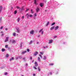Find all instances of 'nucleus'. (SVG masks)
Wrapping results in <instances>:
<instances>
[{
    "label": "nucleus",
    "mask_w": 76,
    "mask_h": 76,
    "mask_svg": "<svg viewBox=\"0 0 76 76\" xmlns=\"http://www.w3.org/2000/svg\"><path fill=\"white\" fill-rule=\"evenodd\" d=\"M26 16H27V18H28V16H29L28 15V14H26Z\"/></svg>",
    "instance_id": "4c0bfd02"
},
{
    "label": "nucleus",
    "mask_w": 76,
    "mask_h": 76,
    "mask_svg": "<svg viewBox=\"0 0 76 76\" xmlns=\"http://www.w3.org/2000/svg\"><path fill=\"white\" fill-rule=\"evenodd\" d=\"M49 44H51V43H52L53 42V40H49Z\"/></svg>",
    "instance_id": "9b49d317"
},
{
    "label": "nucleus",
    "mask_w": 76,
    "mask_h": 76,
    "mask_svg": "<svg viewBox=\"0 0 76 76\" xmlns=\"http://www.w3.org/2000/svg\"><path fill=\"white\" fill-rule=\"evenodd\" d=\"M33 68H34V69L35 70H37V68L35 66H34L33 67Z\"/></svg>",
    "instance_id": "6ab92c4d"
},
{
    "label": "nucleus",
    "mask_w": 76,
    "mask_h": 76,
    "mask_svg": "<svg viewBox=\"0 0 76 76\" xmlns=\"http://www.w3.org/2000/svg\"><path fill=\"white\" fill-rule=\"evenodd\" d=\"M30 34H31L33 35V34H34V31H31L30 32Z\"/></svg>",
    "instance_id": "6e6552de"
},
{
    "label": "nucleus",
    "mask_w": 76,
    "mask_h": 76,
    "mask_svg": "<svg viewBox=\"0 0 76 76\" xmlns=\"http://www.w3.org/2000/svg\"><path fill=\"white\" fill-rule=\"evenodd\" d=\"M19 58L20 59H21V58H23V57H22V56H20L19 57Z\"/></svg>",
    "instance_id": "412c9836"
},
{
    "label": "nucleus",
    "mask_w": 76,
    "mask_h": 76,
    "mask_svg": "<svg viewBox=\"0 0 76 76\" xmlns=\"http://www.w3.org/2000/svg\"><path fill=\"white\" fill-rule=\"evenodd\" d=\"M14 60V58L12 57L10 59V61H12V60Z\"/></svg>",
    "instance_id": "9d476101"
},
{
    "label": "nucleus",
    "mask_w": 76,
    "mask_h": 76,
    "mask_svg": "<svg viewBox=\"0 0 76 76\" xmlns=\"http://www.w3.org/2000/svg\"><path fill=\"white\" fill-rule=\"evenodd\" d=\"M40 37V35H39V36H38V37Z\"/></svg>",
    "instance_id": "6e6d98bb"
},
{
    "label": "nucleus",
    "mask_w": 76,
    "mask_h": 76,
    "mask_svg": "<svg viewBox=\"0 0 76 76\" xmlns=\"http://www.w3.org/2000/svg\"><path fill=\"white\" fill-rule=\"evenodd\" d=\"M13 35L15 37V36H16V33H13Z\"/></svg>",
    "instance_id": "bb28decb"
},
{
    "label": "nucleus",
    "mask_w": 76,
    "mask_h": 76,
    "mask_svg": "<svg viewBox=\"0 0 76 76\" xmlns=\"http://www.w3.org/2000/svg\"><path fill=\"white\" fill-rule=\"evenodd\" d=\"M17 9H20V8L19 7L17 6L16 7Z\"/></svg>",
    "instance_id": "b1692460"
},
{
    "label": "nucleus",
    "mask_w": 76,
    "mask_h": 76,
    "mask_svg": "<svg viewBox=\"0 0 76 76\" xmlns=\"http://www.w3.org/2000/svg\"><path fill=\"white\" fill-rule=\"evenodd\" d=\"M21 10H24V9L23 8H22L21 9Z\"/></svg>",
    "instance_id": "c03bdc74"
},
{
    "label": "nucleus",
    "mask_w": 76,
    "mask_h": 76,
    "mask_svg": "<svg viewBox=\"0 0 76 76\" xmlns=\"http://www.w3.org/2000/svg\"><path fill=\"white\" fill-rule=\"evenodd\" d=\"M26 59L25 58H23V59L25 60Z\"/></svg>",
    "instance_id": "5fc2aeb1"
},
{
    "label": "nucleus",
    "mask_w": 76,
    "mask_h": 76,
    "mask_svg": "<svg viewBox=\"0 0 76 76\" xmlns=\"http://www.w3.org/2000/svg\"><path fill=\"white\" fill-rule=\"evenodd\" d=\"M39 60V61H41V60H40V59H39V60Z\"/></svg>",
    "instance_id": "4d7b16f0"
},
{
    "label": "nucleus",
    "mask_w": 76,
    "mask_h": 76,
    "mask_svg": "<svg viewBox=\"0 0 76 76\" xmlns=\"http://www.w3.org/2000/svg\"><path fill=\"white\" fill-rule=\"evenodd\" d=\"M9 57V54H7L5 56V57H6V58H7V57Z\"/></svg>",
    "instance_id": "2eb2a0df"
},
{
    "label": "nucleus",
    "mask_w": 76,
    "mask_h": 76,
    "mask_svg": "<svg viewBox=\"0 0 76 76\" xmlns=\"http://www.w3.org/2000/svg\"><path fill=\"white\" fill-rule=\"evenodd\" d=\"M12 43H14V42H15V40H13L12 41Z\"/></svg>",
    "instance_id": "c9c22d12"
},
{
    "label": "nucleus",
    "mask_w": 76,
    "mask_h": 76,
    "mask_svg": "<svg viewBox=\"0 0 76 76\" xmlns=\"http://www.w3.org/2000/svg\"><path fill=\"white\" fill-rule=\"evenodd\" d=\"M37 59L38 60H40V58L39 57H37Z\"/></svg>",
    "instance_id": "e433bc0d"
},
{
    "label": "nucleus",
    "mask_w": 76,
    "mask_h": 76,
    "mask_svg": "<svg viewBox=\"0 0 76 76\" xmlns=\"http://www.w3.org/2000/svg\"><path fill=\"white\" fill-rule=\"evenodd\" d=\"M36 11L37 13L39 12V8L38 7H37V8L36 9Z\"/></svg>",
    "instance_id": "f257e3e1"
},
{
    "label": "nucleus",
    "mask_w": 76,
    "mask_h": 76,
    "mask_svg": "<svg viewBox=\"0 0 76 76\" xmlns=\"http://www.w3.org/2000/svg\"><path fill=\"white\" fill-rule=\"evenodd\" d=\"M22 19H24V16H23L22 17Z\"/></svg>",
    "instance_id": "09e8293b"
},
{
    "label": "nucleus",
    "mask_w": 76,
    "mask_h": 76,
    "mask_svg": "<svg viewBox=\"0 0 76 76\" xmlns=\"http://www.w3.org/2000/svg\"><path fill=\"white\" fill-rule=\"evenodd\" d=\"M38 54V52L37 51L35 52V53L34 54V56H37V54Z\"/></svg>",
    "instance_id": "423d86ee"
},
{
    "label": "nucleus",
    "mask_w": 76,
    "mask_h": 76,
    "mask_svg": "<svg viewBox=\"0 0 76 76\" xmlns=\"http://www.w3.org/2000/svg\"><path fill=\"white\" fill-rule=\"evenodd\" d=\"M44 34V31H42V35Z\"/></svg>",
    "instance_id": "a19ab883"
},
{
    "label": "nucleus",
    "mask_w": 76,
    "mask_h": 76,
    "mask_svg": "<svg viewBox=\"0 0 76 76\" xmlns=\"http://www.w3.org/2000/svg\"><path fill=\"white\" fill-rule=\"evenodd\" d=\"M9 41V37H6V39L5 41V42H7V41Z\"/></svg>",
    "instance_id": "20e7f679"
},
{
    "label": "nucleus",
    "mask_w": 76,
    "mask_h": 76,
    "mask_svg": "<svg viewBox=\"0 0 76 76\" xmlns=\"http://www.w3.org/2000/svg\"><path fill=\"white\" fill-rule=\"evenodd\" d=\"M50 66H53L54 65V64L50 63L49 64Z\"/></svg>",
    "instance_id": "f3484780"
},
{
    "label": "nucleus",
    "mask_w": 76,
    "mask_h": 76,
    "mask_svg": "<svg viewBox=\"0 0 76 76\" xmlns=\"http://www.w3.org/2000/svg\"><path fill=\"white\" fill-rule=\"evenodd\" d=\"M3 26H1L0 28L1 29H3Z\"/></svg>",
    "instance_id": "a18cd8bd"
},
{
    "label": "nucleus",
    "mask_w": 76,
    "mask_h": 76,
    "mask_svg": "<svg viewBox=\"0 0 76 76\" xmlns=\"http://www.w3.org/2000/svg\"><path fill=\"white\" fill-rule=\"evenodd\" d=\"M5 75H7V73L5 72L4 74Z\"/></svg>",
    "instance_id": "58836bf2"
},
{
    "label": "nucleus",
    "mask_w": 76,
    "mask_h": 76,
    "mask_svg": "<svg viewBox=\"0 0 76 76\" xmlns=\"http://www.w3.org/2000/svg\"><path fill=\"white\" fill-rule=\"evenodd\" d=\"M29 9H27L26 10V12H28V10H29Z\"/></svg>",
    "instance_id": "ea45409f"
},
{
    "label": "nucleus",
    "mask_w": 76,
    "mask_h": 76,
    "mask_svg": "<svg viewBox=\"0 0 76 76\" xmlns=\"http://www.w3.org/2000/svg\"><path fill=\"white\" fill-rule=\"evenodd\" d=\"M50 75H51V73L50 72Z\"/></svg>",
    "instance_id": "680f3d73"
},
{
    "label": "nucleus",
    "mask_w": 76,
    "mask_h": 76,
    "mask_svg": "<svg viewBox=\"0 0 76 76\" xmlns=\"http://www.w3.org/2000/svg\"><path fill=\"white\" fill-rule=\"evenodd\" d=\"M58 28H59L58 26H57L56 27H55V31H56V30H57V29H58Z\"/></svg>",
    "instance_id": "39448f33"
},
{
    "label": "nucleus",
    "mask_w": 76,
    "mask_h": 76,
    "mask_svg": "<svg viewBox=\"0 0 76 76\" xmlns=\"http://www.w3.org/2000/svg\"><path fill=\"white\" fill-rule=\"evenodd\" d=\"M1 19H2V17H1L0 19V21H1Z\"/></svg>",
    "instance_id": "79ce46f5"
},
{
    "label": "nucleus",
    "mask_w": 76,
    "mask_h": 76,
    "mask_svg": "<svg viewBox=\"0 0 76 76\" xmlns=\"http://www.w3.org/2000/svg\"><path fill=\"white\" fill-rule=\"evenodd\" d=\"M43 48H45V47H43Z\"/></svg>",
    "instance_id": "052dcab7"
},
{
    "label": "nucleus",
    "mask_w": 76,
    "mask_h": 76,
    "mask_svg": "<svg viewBox=\"0 0 76 76\" xmlns=\"http://www.w3.org/2000/svg\"><path fill=\"white\" fill-rule=\"evenodd\" d=\"M39 43V42H37V44H38Z\"/></svg>",
    "instance_id": "e2e57ef3"
},
{
    "label": "nucleus",
    "mask_w": 76,
    "mask_h": 76,
    "mask_svg": "<svg viewBox=\"0 0 76 76\" xmlns=\"http://www.w3.org/2000/svg\"><path fill=\"white\" fill-rule=\"evenodd\" d=\"M40 6H41V7H42L43 6V5H42V4L41 3L40 4Z\"/></svg>",
    "instance_id": "a211bd4d"
},
{
    "label": "nucleus",
    "mask_w": 76,
    "mask_h": 76,
    "mask_svg": "<svg viewBox=\"0 0 76 76\" xmlns=\"http://www.w3.org/2000/svg\"><path fill=\"white\" fill-rule=\"evenodd\" d=\"M18 58L17 57V58H16V60H18Z\"/></svg>",
    "instance_id": "603ef678"
},
{
    "label": "nucleus",
    "mask_w": 76,
    "mask_h": 76,
    "mask_svg": "<svg viewBox=\"0 0 76 76\" xmlns=\"http://www.w3.org/2000/svg\"><path fill=\"white\" fill-rule=\"evenodd\" d=\"M21 76H23V75H21Z\"/></svg>",
    "instance_id": "0e129e2a"
},
{
    "label": "nucleus",
    "mask_w": 76,
    "mask_h": 76,
    "mask_svg": "<svg viewBox=\"0 0 76 76\" xmlns=\"http://www.w3.org/2000/svg\"><path fill=\"white\" fill-rule=\"evenodd\" d=\"M16 30L17 31V32H18V33H19L20 31V30H19V28H16Z\"/></svg>",
    "instance_id": "1a4fd4ad"
},
{
    "label": "nucleus",
    "mask_w": 76,
    "mask_h": 76,
    "mask_svg": "<svg viewBox=\"0 0 76 76\" xmlns=\"http://www.w3.org/2000/svg\"><path fill=\"white\" fill-rule=\"evenodd\" d=\"M3 34H2L1 35V36H3Z\"/></svg>",
    "instance_id": "864d4df0"
},
{
    "label": "nucleus",
    "mask_w": 76,
    "mask_h": 76,
    "mask_svg": "<svg viewBox=\"0 0 76 76\" xmlns=\"http://www.w3.org/2000/svg\"><path fill=\"white\" fill-rule=\"evenodd\" d=\"M32 41L31 40L30 41V42L29 44H32Z\"/></svg>",
    "instance_id": "7c9ffc66"
},
{
    "label": "nucleus",
    "mask_w": 76,
    "mask_h": 76,
    "mask_svg": "<svg viewBox=\"0 0 76 76\" xmlns=\"http://www.w3.org/2000/svg\"><path fill=\"white\" fill-rule=\"evenodd\" d=\"M20 20V18H18V22H19Z\"/></svg>",
    "instance_id": "aec40b11"
},
{
    "label": "nucleus",
    "mask_w": 76,
    "mask_h": 76,
    "mask_svg": "<svg viewBox=\"0 0 76 76\" xmlns=\"http://www.w3.org/2000/svg\"><path fill=\"white\" fill-rule=\"evenodd\" d=\"M55 24H56V23H53L52 24L51 26H53V25H55Z\"/></svg>",
    "instance_id": "4be33fe9"
},
{
    "label": "nucleus",
    "mask_w": 76,
    "mask_h": 76,
    "mask_svg": "<svg viewBox=\"0 0 76 76\" xmlns=\"http://www.w3.org/2000/svg\"><path fill=\"white\" fill-rule=\"evenodd\" d=\"M37 16V13H35L34 14V16Z\"/></svg>",
    "instance_id": "37998d69"
},
{
    "label": "nucleus",
    "mask_w": 76,
    "mask_h": 76,
    "mask_svg": "<svg viewBox=\"0 0 76 76\" xmlns=\"http://www.w3.org/2000/svg\"><path fill=\"white\" fill-rule=\"evenodd\" d=\"M33 76H35V74H33Z\"/></svg>",
    "instance_id": "3c124183"
},
{
    "label": "nucleus",
    "mask_w": 76,
    "mask_h": 76,
    "mask_svg": "<svg viewBox=\"0 0 76 76\" xmlns=\"http://www.w3.org/2000/svg\"><path fill=\"white\" fill-rule=\"evenodd\" d=\"M29 0V1H30V0Z\"/></svg>",
    "instance_id": "338daca9"
},
{
    "label": "nucleus",
    "mask_w": 76,
    "mask_h": 76,
    "mask_svg": "<svg viewBox=\"0 0 76 76\" xmlns=\"http://www.w3.org/2000/svg\"><path fill=\"white\" fill-rule=\"evenodd\" d=\"M39 56L41 58H42V55H39Z\"/></svg>",
    "instance_id": "c85d7f7f"
},
{
    "label": "nucleus",
    "mask_w": 76,
    "mask_h": 76,
    "mask_svg": "<svg viewBox=\"0 0 76 76\" xmlns=\"http://www.w3.org/2000/svg\"><path fill=\"white\" fill-rule=\"evenodd\" d=\"M42 30H43V29H42L40 30L39 31V32H42L43 31Z\"/></svg>",
    "instance_id": "5701e85b"
},
{
    "label": "nucleus",
    "mask_w": 76,
    "mask_h": 76,
    "mask_svg": "<svg viewBox=\"0 0 76 76\" xmlns=\"http://www.w3.org/2000/svg\"><path fill=\"white\" fill-rule=\"evenodd\" d=\"M8 45H5V48H8Z\"/></svg>",
    "instance_id": "c756f323"
},
{
    "label": "nucleus",
    "mask_w": 76,
    "mask_h": 76,
    "mask_svg": "<svg viewBox=\"0 0 76 76\" xmlns=\"http://www.w3.org/2000/svg\"><path fill=\"white\" fill-rule=\"evenodd\" d=\"M5 31H7V28H5Z\"/></svg>",
    "instance_id": "49530a36"
},
{
    "label": "nucleus",
    "mask_w": 76,
    "mask_h": 76,
    "mask_svg": "<svg viewBox=\"0 0 76 76\" xmlns=\"http://www.w3.org/2000/svg\"><path fill=\"white\" fill-rule=\"evenodd\" d=\"M38 72H40V71H41V69H40V68H39V67H38Z\"/></svg>",
    "instance_id": "dca6fc26"
},
{
    "label": "nucleus",
    "mask_w": 76,
    "mask_h": 76,
    "mask_svg": "<svg viewBox=\"0 0 76 76\" xmlns=\"http://www.w3.org/2000/svg\"><path fill=\"white\" fill-rule=\"evenodd\" d=\"M26 66H28V64H26Z\"/></svg>",
    "instance_id": "13d9d810"
},
{
    "label": "nucleus",
    "mask_w": 76,
    "mask_h": 76,
    "mask_svg": "<svg viewBox=\"0 0 76 76\" xmlns=\"http://www.w3.org/2000/svg\"><path fill=\"white\" fill-rule=\"evenodd\" d=\"M27 51H28V52H29V49L28 48L27 49Z\"/></svg>",
    "instance_id": "f704fd0d"
},
{
    "label": "nucleus",
    "mask_w": 76,
    "mask_h": 76,
    "mask_svg": "<svg viewBox=\"0 0 76 76\" xmlns=\"http://www.w3.org/2000/svg\"><path fill=\"white\" fill-rule=\"evenodd\" d=\"M5 51H6V50L4 48L2 49V52H4Z\"/></svg>",
    "instance_id": "ddd939ff"
},
{
    "label": "nucleus",
    "mask_w": 76,
    "mask_h": 76,
    "mask_svg": "<svg viewBox=\"0 0 76 76\" xmlns=\"http://www.w3.org/2000/svg\"><path fill=\"white\" fill-rule=\"evenodd\" d=\"M32 57H30V60H32Z\"/></svg>",
    "instance_id": "de8ad7c7"
},
{
    "label": "nucleus",
    "mask_w": 76,
    "mask_h": 76,
    "mask_svg": "<svg viewBox=\"0 0 76 76\" xmlns=\"http://www.w3.org/2000/svg\"><path fill=\"white\" fill-rule=\"evenodd\" d=\"M55 28V26H53L51 27L50 28V30H53V29H54V28Z\"/></svg>",
    "instance_id": "0eeeda50"
},
{
    "label": "nucleus",
    "mask_w": 76,
    "mask_h": 76,
    "mask_svg": "<svg viewBox=\"0 0 76 76\" xmlns=\"http://www.w3.org/2000/svg\"><path fill=\"white\" fill-rule=\"evenodd\" d=\"M49 23H50V22L48 21L47 23V25H48L49 24Z\"/></svg>",
    "instance_id": "cd10ccee"
},
{
    "label": "nucleus",
    "mask_w": 76,
    "mask_h": 76,
    "mask_svg": "<svg viewBox=\"0 0 76 76\" xmlns=\"http://www.w3.org/2000/svg\"><path fill=\"white\" fill-rule=\"evenodd\" d=\"M34 64L36 67H37L38 66V63H37V62H35L34 63Z\"/></svg>",
    "instance_id": "7ed1b4c3"
},
{
    "label": "nucleus",
    "mask_w": 76,
    "mask_h": 76,
    "mask_svg": "<svg viewBox=\"0 0 76 76\" xmlns=\"http://www.w3.org/2000/svg\"><path fill=\"white\" fill-rule=\"evenodd\" d=\"M1 33H3V31H1Z\"/></svg>",
    "instance_id": "bf43d9fd"
},
{
    "label": "nucleus",
    "mask_w": 76,
    "mask_h": 76,
    "mask_svg": "<svg viewBox=\"0 0 76 76\" xmlns=\"http://www.w3.org/2000/svg\"><path fill=\"white\" fill-rule=\"evenodd\" d=\"M47 58V57L44 56L43 58L44 60H46V58Z\"/></svg>",
    "instance_id": "a878e982"
},
{
    "label": "nucleus",
    "mask_w": 76,
    "mask_h": 76,
    "mask_svg": "<svg viewBox=\"0 0 76 76\" xmlns=\"http://www.w3.org/2000/svg\"><path fill=\"white\" fill-rule=\"evenodd\" d=\"M29 16H30V18H31V17H32V15H29Z\"/></svg>",
    "instance_id": "72a5a7b5"
},
{
    "label": "nucleus",
    "mask_w": 76,
    "mask_h": 76,
    "mask_svg": "<svg viewBox=\"0 0 76 76\" xmlns=\"http://www.w3.org/2000/svg\"><path fill=\"white\" fill-rule=\"evenodd\" d=\"M54 38H56L57 37V36H55L54 37Z\"/></svg>",
    "instance_id": "8fccbe9b"
},
{
    "label": "nucleus",
    "mask_w": 76,
    "mask_h": 76,
    "mask_svg": "<svg viewBox=\"0 0 76 76\" xmlns=\"http://www.w3.org/2000/svg\"><path fill=\"white\" fill-rule=\"evenodd\" d=\"M31 13H34L33 11H32V10H31Z\"/></svg>",
    "instance_id": "473e14b6"
},
{
    "label": "nucleus",
    "mask_w": 76,
    "mask_h": 76,
    "mask_svg": "<svg viewBox=\"0 0 76 76\" xmlns=\"http://www.w3.org/2000/svg\"><path fill=\"white\" fill-rule=\"evenodd\" d=\"M34 3L35 4H36V5H37V0H34Z\"/></svg>",
    "instance_id": "f8f14e48"
},
{
    "label": "nucleus",
    "mask_w": 76,
    "mask_h": 76,
    "mask_svg": "<svg viewBox=\"0 0 76 76\" xmlns=\"http://www.w3.org/2000/svg\"><path fill=\"white\" fill-rule=\"evenodd\" d=\"M10 42H11V40H10Z\"/></svg>",
    "instance_id": "69168bd1"
},
{
    "label": "nucleus",
    "mask_w": 76,
    "mask_h": 76,
    "mask_svg": "<svg viewBox=\"0 0 76 76\" xmlns=\"http://www.w3.org/2000/svg\"><path fill=\"white\" fill-rule=\"evenodd\" d=\"M40 54L42 55H43V52H40Z\"/></svg>",
    "instance_id": "2f4dec72"
},
{
    "label": "nucleus",
    "mask_w": 76,
    "mask_h": 76,
    "mask_svg": "<svg viewBox=\"0 0 76 76\" xmlns=\"http://www.w3.org/2000/svg\"><path fill=\"white\" fill-rule=\"evenodd\" d=\"M26 53V51H23L22 52V54H25V53Z\"/></svg>",
    "instance_id": "4468645a"
},
{
    "label": "nucleus",
    "mask_w": 76,
    "mask_h": 76,
    "mask_svg": "<svg viewBox=\"0 0 76 76\" xmlns=\"http://www.w3.org/2000/svg\"><path fill=\"white\" fill-rule=\"evenodd\" d=\"M3 8V7L2 6H0V14L1 12V10H2V9Z\"/></svg>",
    "instance_id": "f03ea898"
},
{
    "label": "nucleus",
    "mask_w": 76,
    "mask_h": 76,
    "mask_svg": "<svg viewBox=\"0 0 76 76\" xmlns=\"http://www.w3.org/2000/svg\"><path fill=\"white\" fill-rule=\"evenodd\" d=\"M16 13H17V11H16V10H15L14 12V14L15 15H16Z\"/></svg>",
    "instance_id": "393cba45"
}]
</instances>
